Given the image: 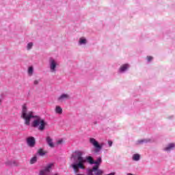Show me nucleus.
<instances>
[{"label": "nucleus", "mask_w": 175, "mask_h": 175, "mask_svg": "<svg viewBox=\"0 0 175 175\" xmlns=\"http://www.w3.org/2000/svg\"><path fill=\"white\" fill-rule=\"evenodd\" d=\"M21 118L25 120V124L27 126L31 125V120L33 118V121L31 122V126L33 128H38V130L41 131H44L46 125H47V122L44 121V119H42L40 116L35 115L33 111H28L27 104H24L22 106Z\"/></svg>", "instance_id": "nucleus-1"}, {"label": "nucleus", "mask_w": 175, "mask_h": 175, "mask_svg": "<svg viewBox=\"0 0 175 175\" xmlns=\"http://www.w3.org/2000/svg\"><path fill=\"white\" fill-rule=\"evenodd\" d=\"M102 163V157H98L96 161L94 160V165H95L92 169L88 170V175H102L103 171L99 169Z\"/></svg>", "instance_id": "nucleus-2"}, {"label": "nucleus", "mask_w": 175, "mask_h": 175, "mask_svg": "<svg viewBox=\"0 0 175 175\" xmlns=\"http://www.w3.org/2000/svg\"><path fill=\"white\" fill-rule=\"evenodd\" d=\"M71 158L74 159V163L71 165L72 169H74V173L77 174L79 173V169H84V165H83V159L78 156V158L76 157V154H72Z\"/></svg>", "instance_id": "nucleus-3"}, {"label": "nucleus", "mask_w": 175, "mask_h": 175, "mask_svg": "<svg viewBox=\"0 0 175 175\" xmlns=\"http://www.w3.org/2000/svg\"><path fill=\"white\" fill-rule=\"evenodd\" d=\"M83 154H84V152L81 150H76L75 152L76 158L79 159V157L82 158V160H83L82 165H84V163H85V162H87L90 165H94V158H92V157H91V156H87L84 159V157H83Z\"/></svg>", "instance_id": "nucleus-4"}, {"label": "nucleus", "mask_w": 175, "mask_h": 175, "mask_svg": "<svg viewBox=\"0 0 175 175\" xmlns=\"http://www.w3.org/2000/svg\"><path fill=\"white\" fill-rule=\"evenodd\" d=\"M49 66L51 73H57V68H58V62H56L53 57L49 59Z\"/></svg>", "instance_id": "nucleus-5"}, {"label": "nucleus", "mask_w": 175, "mask_h": 175, "mask_svg": "<svg viewBox=\"0 0 175 175\" xmlns=\"http://www.w3.org/2000/svg\"><path fill=\"white\" fill-rule=\"evenodd\" d=\"M90 143L95 147V152H99L103 147V144H99V142L95 138H90Z\"/></svg>", "instance_id": "nucleus-6"}, {"label": "nucleus", "mask_w": 175, "mask_h": 175, "mask_svg": "<svg viewBox=\"0 0 175 175\" xmlns=\"http://www.w3.org/2000/svg\"><path fill=\"white\" fill-rule=\"evenodd\" d=\"M69 99H70V95L69 94L62 93L57 97V100L59 103H64V102L69 100Z\"/></svg>", "instance_id": "nucleus-7"}, {"label": "nucleus", "mask_w": 175, "mask_h": 175, "mask_svg": "<svg viewBox=\"0 0 175 175\" xmlns=\"http://www.w3.org/2000/svg\"><path fill=\"white\" fill-rule=\"evenodd\" d=\"M51 167H53V163L48 164L44 170L40 172L39 175H49V173L51 171Z\"/></svg>", "instance_id": "nucleus-8"}, {"label": "nucleus", "mask_w": 175, "mask_h": 175, "mask_svg": "<svg viewBox=\"0 0 175 175\" xmlns=\"http://www.w3.org/2000/svg\"><path fill=\"white\" fill-rule=\"evenodd\" d=\"M27 146L29 147H35V144H36V142L35 141V137H29L27 139Z\"/></svg>", "instance_id": "nucleus-9"}, {"label": "nucleus", "mask_w": 175, "mask_h": 175, "mask_svg": "<svg viewBox=\"0 0 175 175\" xmlns=\"http://www.w3.org/2000/svg\"><path fill=\"white\" fill-rule=\"evenodd\" d=\"M175 144L174 143L169 144L165 148H164V151L167 152H170V151L174 150Z\"/></svg>", "instance_id": "nucleus-10"}, {"label": "nucleus", "mask_w": 175, "mask_h": 175, "mask_svg": "<svg viewBox=\"0 0 175 175\" xmlns=\"http://www.w3.org/2000/svg\"><path fill=\"white\" fill-rule=\"evenodd\" d=\"M46 142L48 146L51 147V148H54L55 147L54 142H53V139L50 137V136L46 137Z\"/></svg>", "instance_id": "nucleus-11"}, {"label": "nucleus", "mask_w": 175, "mask_h": 175, "mask_svg": "<svg viewBox=\"0 0 175 175\" xmlns=\"http://www.w3.org/2000/svg\"><path fill=\"white\" fill-rule=\"evenodd\" d=\"M147 143H151V139H139L138 141H137L136 144L139 145V144H144Z\"/></svg>", "instance_id": "nucleus-12"}, {"label": "nucleus", "mask_w": 175, "mask_h": 175, "mask_svg": "<svg viewBox=\"0 0 175 175\" xmlns=\"http://www.w3.org/2000/svg\"><path fill=\"white\" fill-rule=\"evenodd\" d=\"M129 68V64H126L122 65L119 69L120 73H124V72H126Z\"/></svg>", "instance_id": "nucleus-13"}, {"label": "nucleus", "mask_w": 175, "mask_h": 175, "mask_svg": "<svg viewBox=\"0 0 175 175\" xmlns=\"http://www.w3.org/2000/svg\"><path fill=\"white\" fill-rule=\"evenodd\" d=\"M5 165L6 166H18V164L16 161H7Z\"/></svg>", "instance_id": "nucleus-14"}, {"label": "nucleus", "mask_w": 175, "mask_h": 175, "mask_svg": "<svg viewBox=\"0 0 175 175\" xmlns=\"http://www.w3.org/2000/svg\"><path fill=\"white\" fill-rule=\"evenodd\" d=\"M55 113L59 115L62 114V107L57 105L55 108Z\"/></svg>", "instance_id": "nucleus-15"}, {"label": "nucleus", "mask_w": 175, "mask_h": 175, "mask_svg": "<svg viewBox=\"0 0 175 175\" xmlns=\"http://www.w3.org/2000/svg\"><path fill=\"white\" fill-rule=\"evenodd\" d=\"M83 44H87V39L85 38H80L79 40V45L83 46Z\"/></svg>", "instance_id": "nucleus-16"}, {"label": "nucleus", "mask_w": 175, "mask_h": 175, "mask_svg": "<svg viewBox=\"0 0 175 175\" xmlns=\"http://www.w3.org/2000/svg\"><path fill=\"white\" fill-rule=\"evenodd\" d=\"M133 161H135L136 162L140 161V155L139 154H134L133 155Z\"/></svg>", "instance_id": "nucleus-17"}, {"label": "nucleus", "mask_w": 175, "mask_h": 175, "mask_svg": "<svg viewBox=\"0 0 175 175\" xmlns=\"http://www.w3.org/2000/svg\"><path fill=\"white\" fill-rule=\"evenodd\" d=\"M38 152L40 157H44V155H46V152L43 151L42 148H40Z\"/></svg>", "instance_id": "nucleus-18"}, {"label": "nucleus", "mask_w": 175, "mask_h": 175, "mask_svg": "<svg viewBox=\"0 0 175 175\" xmlns=\"http://www.w3.org/2000/svg\"><path fill=\"white\" fill-rule=\"evenodd\" d=\"M28 75L29 76H32V75H33V67L32 66L29 67Z\"/></svg>", "instance_id": "nucleus-19"}, {"label": "nucleus", "mask_w": 175, "mask_h": 175, "mask_svg": "<svg viewBox=\"0 0 175 175\" xmlns=\"http://www.w3.org/2000/svg\"><path fill=\"white\" fill-rule=\"evenodd\" d=\"M37 161H38V157H33L30 160L31 165H33V163H36Z\"/></svg>", "instance_id": "nucleus-20"}, {"label": "nucleus", "mask_w": 175, "mask_h": 175, "mask_svg": "<svg viewBox=\"0 0 175 175\" xmlns=\"http://www.w3.org/2000/svg\"><path fill=\"white\" fill-rule=\"evenodd\" d=\"M33 46V43L29 42V43L27 44V50H31V49H32Z\"/></svg>", "instance_id": "nucleus-21"}, {"label": "nucleus", "mask_w": 175, "mask_h": 175, "mask_svg": "<svg viewBox=\"0 0 175 175\" xmlns=\"http://www.w3.org/2000/svg\"><path fill=\"white\" fill-rule=\"evenodd\" d=\"M64 143V140H62V139H59V140H58L57 142V145H61V144H62Z\"/></svg>", "instance_id": "nucleus-22"}, {"label": "nucleus", "mask_w": 175, "mask_h": 175, "mask_svg": "<svg viewBox=\"0 0 175 175\" xmlns=\"http://www.w3.org/2000/svg\"><path fill=\"white\" fill-rule=\"evenodd\" d=\"M148 62H150V61H152V56H147Z\"/></svg>", "instance_id": "nucleus-23"}, {"label": "nucleus", "mask_w": 175, "mask_h": 175, "mask_svg": "<svg viewBox=\"0 0 175 175\" xmlns=\"http://www.w3.org/2000/svg\"><path fill=\"white\" fill-rule=\"evenodd\" d=\"M33 84H34V85H38V84H39V81L35 80V81H33Z\"/></svg>", "instance_id": "nucleus-24"}, {"label": "nucleus", "mask_w": 175, "mask_h": 175, "mask_svg": "<svg viewBox=\"0 0 175 175\" xmlns=\"http://www.w3.org/2000/svg\"><path fill=\"white\" fill-rule=\"evenodd\" d=\"M108 144H109V147H111V146H113V142L108 141Z\"/></svg>", "instance_id": "nucleus-25"}, {"label": "nucleus", "mask_w": 175, "mask_h": 175, "mask_svg": "<svg viewBox=\"0 0 175 175\" xmlns=\"http://www.w3.org/2000/svg\"><path fill=\"white\" fill-rule=\"evenodd\" d=\"M168 118L170 120V119L173 118V116H170Z\"/></svg>", "instance_id": "nucleus-26"}]
</instances>
